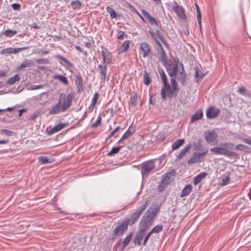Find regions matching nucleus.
Returning <instances> with one entry per match:
<instances>
[{
  "instance_id": "nucleus-1",
  "label": "nucleus",
  "mask_w": 251,
  "mask_h": 251,
  "mask_svg": "<svg viewBox=\"0 0 251 251\" xmlns=\"http://www.w3.org/2000/svg\"><path fill=\"white\" fill-rule=\"evenodd\" d=\"M73 98V95L71 93L67 96L64 93H61L58 101L49 110V114L54 115L58 114L60 111L65 112L71 106Z\"/></svg>"
},
{
  "instance_id": "nucleus-2",
  "label": "nucleus",
  "mask_w": 251,
  "mask_h": 251,
  "mask_svg": "<svg viewBox=\"0 0 251 251\" xmlns=\"http://www.w3.org/2000/svg\"><path fill=\"white\" fill-rule=\"evenodd\" d=\"M155 215L156 213L154 210L148 209L141 220L139 230L146 232L151 226Z\"/></svg>"
},
{
  "instance_id": "nucleus-3",
  "label": "nucleus",
  "mask_w": 251,
  "mask_h": 251,
  "mask_svg": "<svg viewBox=\"0 0 251 251\" xmlns=\"http://www.w3.org/2000/svg\"><path fill=\"white\" fill-rule=\"evenodd\" d=\"M156 159H152L145 161L141 165V173L143 177H147L150 173L155 169V162Z\"/></svg>"
},
{
  "instance_id": "nucleus-4",
  "label": "nucleus",
  "mask_w": 251,
  "mask_h": 251,
  "mask_svg": "<svg viewBox=\"0 0 251 251\" xmlns=\"http://www.w3.org/2000/svg\"><path fill=\"white\" fill-rule=\"evenodd\" d=\"M149 33L151 35L152 39L154 41L155 43L158 46H161V43L159 42L158 39H159L164 44L165 47L167 48H169V46L168 44L167 43L165 37L161 31L159 30H156L155 32L153 31L151 29L149 30Z\"/></svg>"
},
{
  "instance_id": "nucleus-5",
  "label": "nucleus",
  "mask_w": 251,
  "mask_h": 251,
  "mask_svg": "<svg viewBox=\"0 0 251 251\" xmlns=\"http://www.w3.org/2000/svg\"><path fill=\"white\" fill-rule=\"evenodd\" d=\"M147 206V202H146L144 204L141 205L140 207H138L135 211H134L131 215L130 218L128 219L125 220L126 221L128 222V225L130 226L133 225L137 220L140 217L143 211L146 209Z\"/></svg>"
},
{
  "instance_id": "nucleus-6",
  "label": "nucleus",
  "mask_w": 251,
  "mask_h": 251,
  "mask_svg": "<svg viewBox=\"0 0 251 251\" xmlns=\"http://www.w3.org/2000/svg\"><path fill=\"white\" fill-rule=\"evenodd\" d=\"M175 173V170L172 169L163 176L158 187V190L159 192H163L165 190L168 185L171 182V176H174Z\"/></svg>"
},
{
  "instance_id": "nucleus-7",
  "label": "nucleus",
  "mask_w": 251,
  "mask_h": 251,
  "mask_svg": "<svg viewBox=\"0 0 251 251\" xmlns=\"http://www.w3.org/2000/svg\"><path fill=\"white\" fill-rule=\"evenodd\" d=\"M128 224V222L124 220L119 225L117 226L113 231L111 240L116 239L118 236H122L124 232L127 229Z\"/></svg>"
},
{
  "instance_id": "nucleus-8",
  "label": "nucleus",
  "mask_w": 251,
  "mask_h": 251,
  "mask_svg": "<svg viewBox=\"0 0 251 251\" xmlns=\"http://www.w3.org/2000/svg\"><path fill=\"white\" fill-rule=\"evenodd\" d=\"M160 95L162 101H165L167 97L171 98L173 96L176 97L177 94H176L175 91L171 88L169 83H168L163 85L161 90Z\"/></svg>"
},
{
  "instance_id": "nucleus-9",
  "label": "nucleus",
  "mask_w": 251,
  "mask_h": 251,
  "mask_svg": "<svg viewBox=\"0 0 251 251\" xmlns=\"http://www.w3.org/2000/svg\"><path fill=\"white\" fill-rule=\"evenodd\" d=\"M174 4L172 6V8L178 18L181 20L186 19L185 11L181 5H179L176 1H174Z\"/></svg>"
},
{
  "instance_id": "nucleus-10",
  "label": "nucleus",
  "mask_w": 251,
  "mask_h": 251,
  "mask_svg": "<svg viewBox=\"0 0 251 251\" xmlns=\"http://www.w3.org/2000/svg\"><path fill=\"white\" fill-rule=\"evenodd\" d=\"M180 67L181 68V70L179 73L174 75L177 80L181 83V84L184 86L186 85V76L184 71L183 65L182 63H180Z\"/></svg>"
},
{
  "instance_id": "nucleus-11",
  "label": "nucleus",
  "mask_w": 251,
  "mask_h": 251,
  "mask_svg": "<svg viewBox=\"0 0 251 251\" xmlns=\"http://www.w3.org/2000/svg\"><path fill=\"white\" fill-rule=\"evenodd\" d=\"M204 137L206 142L209 144L217 143L218 135L213 131H208L204 133Z\"/></svg>"
},
{
  "instance_id": "nucleus-12",
  "label": "nucleus",
  "mask_w": 251,
  "mask_h": 251,
  "mask_svg": "<svg viewBox=\"0 0 251 251\" xmlns=\"http://www.w3.org/2000/svg\"><path fill=\"white\" fill-rule=\"evenodd\" d=\"M143 16L146 18V20L149 22L151 25H155L158 27L160 25V23L159 21H157L156 19L152 17L147 11L144 9L141 10Z\"/></svg>"
},
{
  "instance_id": "nucleus-13",
  "label": "nucleus",
  "mask_w": 251,
  "mask_h": 251,
  "mask_svg": "<svg viewBox=\"0 0 251 251\" xmlns=\"http://www.w3.org/2000/svg\"><path fill=\"white\" fill-rule=\"evenodd\" d=\"M29 48L28 47H23V48H8L2 50L0 54L4 55H7L8 54H16L20 51L24 50H27Z\"/></svg>"
},
{
  "instance_id": "nucleus-14",
  "label": "nucleus",
  "mask_w": 251,
  "mask_h": 251,
  "mask_svg": "<svg viewBox=\"0 0 251 251\" xmlns=\"http://www.w3.org/2000/svg\"><path fill=\"white\" fill-rule=\"evenodd\" d=\"M208 151L206 150L205 151L202 152H194L191 157L188 160L187 163L191 165L195 163L196 162H199L200 161V156L205 155Z\"/></svg>"
},
{
  "instance_id": "nucleus-15",
  "label": "nucleus",
  "mask_w": 251,
  "mask_h": 251,
  "mask_svg": "<svg viewBox=\"0 0 251 251\" xmlns=\"http://www.w3.org/2000/svg\"><path fill=\"white\" fill-rule=\"evenodd\" d=\"M139 50V53L142 54L143 57L145 58L149 54L151 48L148 43L143 42L140 45Z\"/></svg>"
},
{
  "instance_id": "nucleus-16",
  "label": "nucleus",
  "mask_w": 251,
  "mask_h": 251,
  "mask_svg": "<svg viewBox=\"0 0 251 251\" xmlns=\"http://www.w3.org/2000/svg\"><path fill=\"white\" fill-rule=\"evenodd\" d=\"M97 71L100 74L101 80L105 81L106 78L107 65L105 64H99L98 66Z\"/></svg>"
},
{
  "instance_id": "nucleus-17",
  "label": "nucleus",
  "mask_w": 251,
  "mask_h": 251,
  "mask_svg": "<svg viewBox=\"0 0 251 251\" xmlns=\"http://www.w3.org/2000/svg\"><path fill=\"white\" fill-rule=\"evenodd\" d=\"M102 58V64L107 65L111 62L112 55L111 53L107 50H102L101 52Z\"/></svg>"
},
{
  "instance_id": "nucleus-18",
  "label": "nucleus",
  "mask_w": 251,
  "mask_h": 251,
  "mask_svg": "<svg viewBox=\"0 0 251 251\" xmlns=\"http://www.w3.org/2000/svg\"><path fill=\"white\" fill-rule=\"evenodd\" d=\"M220 113V110L215 107H211L206 111V117L208 119H213L216 117Z\"/></svg>"
},
{
  "instance_id": "nucleus-19",
  "label": "nucleus",
  "mask_w": 251,
  "mask_h": 251,
  "mask_svg": "<svg viewBox=\"0 0 251 251\" xmlns=\"http://www.w3.org/2000/svg\"><path fill=\"white\" fill-rule=\"evenodd\" d=\"M68 123H59L57 126H54L50 130L48 131V134L49 135H51L54 134L55 132H57L64 128L67 127L68 126Z\"/></svg>"
},
{
  "instance_id": "nucleus-20",
  "label": "nucleus",
  "mask_w": 251,
  "mask_h": 251,
  "mask_svg": "<svg viewBox=\"0 0 251 251\" xmlns=\"http://www.w3.org/2000/svg\"><path fill=\"white\" fill-rule=\"evenodd\" d=\"M158 47L159 48V50H158L157 53L159 60L161 62L167 61L168 59V58L162 46L161 45V46H160Z\"/></svg>"
},
{
  "instance_id": "nucleus-21",
  "label": "nucleus",
  "mask_w": 251,
  "mask_h": 251,
  "mask_svg": "<svg viewBox=\"0 0 251 251\" xmlns=\"http://www.w3.org/2000/svg\"><path fill=\"white\" fill-rule=\"evenodd\" d=\"M145 232L139 230V232L136 235L134 238L133 242L135 245L138 246L141 245V241L145 235Z\"/></svg>"
},
{
  "instance_id": "nucleus-22",
  "label": "nucleus",
  "mask_w": 251,
  "mask_h": 251,
  "mask_svg": "<svg viewBox=\"0 0 251 251\" xmlns=\"http://www.w3.org/2000/svg\"><path fill=\"white\" fill-rule=\"evenodd\" d=\"M180 66V63L178 59H175L174 60V64L173 65V68L171 70L170 72H169V75L170 76L172 77L175 75L176 73H179L178 71V68Z\"/></svg>"
},
{
  "instance_id": "nucleus-23",
  "label": "nucleus",
  "mask_w": 251,
  "mask_h": 251,
  "mask_svg": "<svg viewBox=\"0 0 251 251\" xmlns=\"http://www.w3.org/2000/svg\"><path fill=\"white\" fill-rule=\"evenodd\" d=\"M191 148L190 144H189L185 147V148L181 151L180 153L176 156V161H179L186 153V152L190 150Z\"/></svg>"
},
{
  "instance_id": "nucleus-24",
  "label": "nucleus",
  "mask_w": 251,
  "mask_h": 251,
  "mask_svg": "<svg viewBox=\"0 0 251 251\" xmlns=\"http://www.w3.org/2000/svg\"><path fill=\"white\" fill-rule=\"evenodd\" d=\"M34 64L32 60H25L24 62H23L21 65L18 67L17 70V71H19L21 70V69L23 68H26V67H30L31 66H34Z\"/></svg>"
},
{
  "instance_id": "nucleus-25",
  "label": "nucleus",
  "mask_w": 251,
  "mask_h": 251,
  "mask_svg": "<svg viewBox=\"0 0 251 251\" xmlns=\"http://www.w3.org/2000/svg\"><path fill=\"white\" fill-rule=\"evenodd\" d=\"M203 112L202 110L199 109L197 110L194 115H193L191 118V123L194 122L196 121L199 120L202 118Z\"/></svg>"
},
{
  "instance_id": "nucleus-26",
  "label": "nucleus",
  "mask_w": 251,
  "mask_h": 251,
  "mask_svg": "<svg viewBox=\"0 0 251 251\" xmlns=\"http://www.w3.org/2000/svg\"><path fill=\"white\" fill-rule=\"evenodd\" d=\"M207 174L205 172H201L194 177L193 182L195 185L199 183L203 178H205Z\"/></svg>"
},
{
  "instance_id": "nucleus-27",
  "label": "nucleus",
  "mask_w": 251,
  "mask_h": 251,
  "mask_svg": "<svg viewBox=\"0 0 251 251\" xmlns=\"http://www.w3.org/2000/svg\"><path fill=\"white\" fill-rule=\"evenodd\" d=\"M53 78L55 80H58L60 82L63 83L64 85H68L69 81L67 78L61 75H55L53 76Z\"/></svg>"
},
{
  "instance_id": "nucleus-28",
  "label": "nucleus",
  "mask_w": 251,
  "mask_h": 251,
  "mask_svg": "<svg viewBox=\"0 0 251 251\" xmlns=\"http://www.w3.org/2000/svg\"><path fill=\"white\" fill-rule=\"evenodd\" d=\"M192 186L191 184L187 185L182 190L180 194V197L183 198L188 195L192 191Z\"/></svg>"
},
{
  "instance_id": "nucleus-29",
  "label": "nucleus",
  "mask_w": 251,
  "mask_h": 251,
  "mask_svg": "<svg viewBox=\"0 0 251 251\" xmlns=\"http://www.w3.org/2000/svg\"><path fill=\"white\" fill-rule=\"evenodd\" d=\"M135 130V129L132 127L131 125L126 132L124 134V135L122 136V140L127 139L128 138L130 137L134 132Z\"/></svg>"
},
{
  "instance_id": "nucleus-30",
  "label": "nucleus",
  "mask_w": 251,
  "mask_h": 251,
  "mask_svg": "<svg viewBox=\"0 0 251 251\" xmlns=\"http://www.w3.org/2000/svg\"><path fill=\"white\" fill-rule=\"evenodd\" d=\"M184 142L185 140L183 139H177L172 145V150L175 151L178 149Z\"/></svg>"
},
{
  "instance_id": "nucleus-31",
  "label": "nucleus",
  "mask_w": 251,
  "mask_h": 251,
  "mask_svg": "<svg viewBox=\"0 0 251 251\" xmlns=\"http://www.w3.org/2000/svg\"><path fill=\"white\" fill-rule=\"evenodd\" d=\"M21 79V76L19 74H16L14 76L10 77L6 81L9 85H13L16 81H18Z\"/></svg>"
},
{
  "instance_id": "nucleus-32",
  "label": "nucleus",
  "mask_w": 251,
  "mask_h": 251,
  "mask_svg": "<svg viewBox=\"0 0 251 251\" xmlns=\"http://www.w3.org/2000/svg\"><path fill=\"white\" fill-rule=\"evenodd\" d=\"M130 45V41L127 40L125 41L119 47L118 50L119 52H123L126 51L129 47Z\"/></svg>"
},
{
  "instance_id": "nucleus-33",
  "label": "nucleus",
  "mask_w": 251,
  "mask_h": 251,
  "mask_svg": "<svg viewBox=\"0 0 251 251\" xmlns=\"http://www.w3.org/2000/svg\"><path fill=\"white\" fill-rule=\"evenodd\" d=\"M75 84L77 85L78 91H80L83 89V79L80 74L76 75Z\"/></svg>"
},
{
  "instance_id": "nucleus-34",
  "label": "nucleus",
  "mask_w": 251,
  "mask_h": 251,
  "mask_svg": "<svg viewBox=\"0 0 251 251\" xmlns=\"http://www.w3.org/2000/svg\"><path fill=\"white\" fill-rule=\"evenodd\" d=\"M158 73L160 75V77L161 78V79L162 80V82L163 83V85H166L168 83V80H167V76L166 75H165V73L163 70V69L162 68H159L158 69Z\"/></svg>"
},
{
  "instance_id": "nucleus-35",
  "label": "nucleus",
  "mask_w": 251,
  "mask_h": 251,
  "mask_svg": "<svg viewBox=\"0 0 251 251\" xmlns=\"http://www.w3.org/2000/svg\"><path fill=\"white\" fill-rule=\"evenodd\" d=\"M210 151L216 154L224 155L225 151V148L222 147H216L211 148Z\"/></svg>"
},
{
  "instance_id": "nucleus-36",
  "label": "nucleus",
  "mask_w": 251,
  "mask_h": 251,
  "mask_svg": "<svg viewBox=\"0 0 251 251\" xmlns=\"http://www.w3.org/2000/svg\"><path fill=\"white\" fill-rule=\"evenodd\" d=\"M224 155L228 157H236L238 154L235 152L229 151L228 149L225 148Z\"/></svg>"
},
{
  "instance_id": "nucleus-37",
  "label": "nucleus",
  "mask_w": 251,
  "mask_h": 251,
  "mask_svg": "<svg viewBox=\"0 0 251 251\" xmlns=\"http://www.w3.org/2000/svg\"><path fill=\"white\" fill-rule=\"evenodd\" d=\"M132 235H133V232H130L124 239V240L123 242V248H125L126 246H127L128 245L129 243L130 242V241L131 239Z\"/></svg>"
},
{
  "instance_id": "nucleus-38",
  "label": "nucleus",
  "mask_w": 251,
  "mask_h": 251,
  "mask_svg": "<svg viewBox=\"0 0 251 251\" xmlns=\"http://www.w3.org/2000/svg\"><path fill=\"white\" fill-rule=\"evenodd\" d=\"M143 82L146 85H149V84L151 83V78L150 75L146 71H145L143 75Z\"/></svg>"
},
{
  "instance_id": "nucleus-39",
  "label": "nucleus",
  "mask_w": 251,
  "mask_h": 251,
  "mask_svg": "<svg viewBox=\"0 0 251 251\" xmlns=\"http://www.w3.org/2000/svg\"><path fill=\"white\" fill-rule=\"evenodd\" d=\"M163 66L165 67L168 74L169 72H170L171 70L172 69V65L171 64V61L170 60H167V61H164L162 62Z\"/></svg>"
},
{
  "instance_id": "nucleus-40",
  "label": "nucleus",
  "mask_w": 251,
  "mask_h": 251,
  "mask_svg": "<svg viewBox=\"0 0 251 251\" xmlns=\"http://www.w3.org/2000/svg\"><path fill=\"white\" fill-rule=\"evenodd\" d=\"M171 83L172 85V89L175 91L176 94H177V92L179 91V89L178 88L177 83L176 81V79L174 78H171Z\"/></svg>"
},
{
  "instance_id": "nucleus-41",
  "label": "nucleus",
  "mask_w": 251,
  "mask_h": 251,
  "mask_svg": "<svg viewBox=\"0 0 251 251\" xmlns=\"http://www.w3.org/2000/svg\"><path fill=\"white\" fill-rule=\"evenodd\" d=\"M106 11L109 13L110 18L111 19H115L116 18V13L115 10L110 6H107L106 8Z\"/></svg>"
},
{
  "instance_id": "nucleus-42",
  "label": "nucleus",
  "mask_w": 251,
  "mask_h": 251,
  "mask_svg": "<svg viewBox=\"0 0 251 251\" xmlns=\"http://www.w3.org/2000/svg\"><path fill=\"white\" fill-rule=\"evenodd\" d=\"M38 159L42 164H47L52 162L51 159L47 156H40L38 157Z\"/></svg>"
},
{
  "instance_id": "nucleus-43",
  "label": "nucleus",
  "mask_w": 251,
  "mask_h": 251,
  "mask_svg": "<svg viewBox=\"0 0 251 251\" xmlns=\"http://www.w3.org/2000/svg\"><path fill=\"white\" fill-rule=\"evenodd\" d=\"M122 148V146L118 147H113L111 150V151L107 153V155L111 156L114 154L118 153L120 151Z\"/></svg>"
},
{
  "instance_id": "nucleus-44",
  "label": "nucleus",
  "mask_w": 251,
  "mask_h": 251,
  "mask_svg": "<svg viewBox=\"0 0 251 251\" xmlns=\"http://www.w3.org/2000/svg\"><path fill=\"white\" fill-rule=\"evenodd\" d=\"M17 33V31L16 30H12L10 29L6 30L4 32V35H5L7 37H11L14 36L15 34Z\"/></svg>"
},
{
  "instance_id": "nucleus-45",
  "label": "nucleus",
  "mask_w": 251,
  "mask_h": 251,
  "mask_svg": "<svg viewBox=\"0 0 251 251\" xmlns=\"http://www.w3.org/2000/svg\"><path fill=\"white\" fill-rule=\"evenodd\" d=\"M163 229V226L161 225H157L154 227L152 230L150 231L152 233H158L161 232Z\"/></svg>"
},
{
  "instance_id": "nucleus-46",
  "label": "nucleus",
  "mask_w": 251,
  "mask_h": 251,
  "mask_svg": "<svg viewBox=\"0 0 251 251\" xmlns=\"http://www.w3.org/2000/svg\"><path fill=\"white\" fill-rule=\"evenodd\" d=\"M81 3L79 0L73 1L71 2V6L73 9H77L80 8Z\"/></svg>"
},
{
  "instance_id": "nucleus-47",
  "label": "nucleus",
  "mask_w": 251,
  "mask_h": 251,
  "mask_svg": "<svg viewBox=\"0 0 251 251\" xmlns=\"http://www.w3.org/2000/svg\"><path fill=\"white\" fill-rule=\"evenodd\" d=\"M54 58L57 59H60L62 60L64 62H65L66 64L71 65V63L66 58L63 57V56L59 55V54H56L54 56Z\"/></svg>"
},
{
  "instance_id": "nucleus-48",
  "label": "nucleus",
  "mask_w": 251,
  "mask_h": 251,
  "mask_svg": "<svg viewBox=\"0 0 251 251\" xmlns=\"http://www.w3.org/2000/svg\"><path fill=\"white\" fill-rule=\"evenodd\" d=\"M130 101L132 105L136 106L137 104V95L136 94H134L132 96H131L130 98Z\"/></svg>"
},
{
  "instance_id": "nucleus-49",
  "label": "nucleus",
  "mask_w": 251,
  "mask_h": 251,
  "mask_svg": "<svg viewBox=\"0 0 251 251\" xmlns=\"http://www.w3.org/2000/svg\"><path fill=\"white\" fill-rule=\"evenodd\" d=\"M222 147H224V148L233 149L234 147V145L233 143L231 142H226L224 143H221L220 144Z\"/></svg>"
},
{
  "instance_id": "nucleus-50",
  "label": "nucleus",
  "mask_w": 251,
  "mask_h": 251,
  "mask_svg": "<svg viewBox=\"0 0 251 251\" xmlns=\"http://www.w3.org/2000/svg\"><path fill=\"white\" fill-rule=\"evenodd\" d=\"M0 133L6 135L8 136H12L15 133L14 131H10L6 129H1L0 131Z\"/></svg>"
},
{
  "instance_id": "nucleus-51",
  "label": "nucleus",
  "mask_w": 251,
  "mask_h": 251,
  "mask_svg": "<svg viewBox=\"0 0 251 251\" xmlns=\"http://www.w3.org/2000/svg\"><path fill=\"white\" fill-rule=\"evenodd\" d=\"M101 115H100L99 116L96 122H95L94 123H93V124H92L91 127L96 128V127H98L99 126H100V125L101 124Z\"/></svg>"
},
{
  "instance_id": "nucleus-52",
  "label": "nucleus",
  "mask_w": 251,
  "mask_h": 251,
  "mask_svg": "<svg viewBox=\"0 0 251 251\" xmlns=\"http://www.w3.org/2000/svg\"><path fill=\"white\" fill-rule=\"evenodd\" d=\"M50 51L49 50H43L40 49H36L34 53L37 54H38L39 56H41L44 54L49 53Z\"/></svg>"
},
{
  "instance_id": "nucleus-53",
  "label": "nucleus",
  "mask_w": 251,
  "mask_h": 251,
  "mask_svg": "<svg viewBox=\"0 0 251 251\" xmlns=\"http://www.w3.org/2000/svg\"><path fill=\"white\" fill-rule=\"evenodd\" d=\"M99 94L98 93H95L93 97V98H92V101H91V105L92 106V107H94L97 100H98V99L99 98Z\"/></svg>"
},
{
  "instance_id": "nucleus-54",
  "label": "nucleus",
  "mask_w": 251,
  "mask_h": 251,
  "mask_svg": "<svg viewBox=\"0 0 251 251\" xmlns=\"http://www.w3.org/2000/svg\"><path fill=\"white\" fill-rule=\"evenodd\" d=\"M236 149L240 151H244L249 149V147L243 144H238L236 147Z\"/></svg>"
},
{
  "instance_id": "nucleus-55",
  "label": "nucleus",
  "mask_w": 251,
  "mask_h": 251,
  "mask_svg": "<svg viewBox=\"0 0 251 251\" xmlns=\"http://www.w3.org/2000/svg\"><path fill=\"white\" fill-rule=\"evenodd\" d=\"M37 63L39 64H44L49 63V60L48 58H39L36 60Z\"/></svg>"
},
{
  "instance_id": "nucleus-56",
  "label": "nucleus",
  "mask_w": 251,
  "mask_h": 251,
  "mask_svg": "<svg viewBox=\"0 0 251 251\" xmlns=\"http://www.w3.org/2000/svg\"><path fill=\"white\" fill-rule=\"evenodd\" d=\"M127 37V35L125 33L124 31L119 30L118 31L117 38L119 40H123L124 39V37Z\"/></svg>"
},
{
  "instance_id": "nucleus-57",
  "label": "nucleus",
  "mask_w": 251,
  "mask_h": 251,
  "mask_svg": "<svg viewBox=\"0 0 251 251\" xmlns=\"http://www.w3.org/2000/svg\"><path fill=\"white\" fill-rule=\"evenodd\" d=\"M230 180L229 176H226L223 177L222 179V185H226L227 184Z\"/></svg>"
},
{
  "instance_id": "nucleus-58",
  "label": "nucleus",
  "mask_w": 251,
  "mask_h": 251,
  "mask_svg": "<svg viewBox=\"0 0 251 251\" xmlns=\"http://www.w3.org/2000/svg\"><path fill=\"white\" fill-rule=\"evenodd\" d=\"M193 145L194 150H200L201 146V140H199L197 142L193 143Z\"/></svg>"
},
{
  "instance_id": "nucleus-59",
  "label": "nucleus",
  "mask_w": 251,
  "mask_h": 251,
  "mask_svg": "<svg viewBox=\"0 0 251 251\" xmlns=\"http://www.w3.org/2000/svg\"><path fill=\"white\" fill-rule=\"evenodd\" d=\"M238 92L243 95H245L246 92V89L244 87H240L238 89Z\"/></svg>"
},
{
  "instance_id": "nucleus-60",
  "label": "nucleus",
  "mask_w": 251,
  "mask_h": 251,
  "mask_svg": "<svg viewBox=\"0 0 251 251\" xmlns=\"http://www.w3.org/2000/svg\"><path fill=\"white\" fill-rule=\"evenodd\" d=\"M42 88H43V85H32L30 86L29 89L34 90L41 89Z\"/></svg>"
},
{
  "instance_id": "nucleus-61",
  "label": "nucleus",
  "mask_w": 251,
  "mask_h": 251,
  "mask_svg": "<svg viewBox=\"0 0 251 251\" xmlns=\"http://www.w3.org/2000/svg\"><path fill=\"white\" fill-rule=\"evenodd\" d=\"M12 7L15 10H20L21 8V5L18 3H15L11 5Z\"/></svg>"
},
{
  "instance_id": "nucleus-62",
  "label": "nucleus",
  "mask_w": 251,
  "mask_h": 251,
  "mask_svg": "<svg viewBox=\"0 0 251 251\" xmlns=\"http://www.w3.org/2000/svg\"><path fill=\"white\" fill-rule=\"evenodd\" d=\"M151 234L152 233L151 232H150L146 235L143 243V246H146L147 241L148 240V239H149Z\"/></svg>"
},
{
  "instance_id": "nucleus-63",
  "label": "nucleus",
  "mask_w": 251,
  "mask_h": 251,
  "mask_svg": "<svg viewBox=\"0 0 251 251\" xmlns=\"http://www.w3.org/2000/svg\"><path fill=\"white\" fill-rule=\"evenodd\" d=\"M120 129H121V127L120 126H117L115 128V129L112 132H111V135L114 136V135L116 133H117L118 132H119L120 131Z\"/></svg>"
},
{
  "instance_id": "nucleus-64",
  "label": "nucleus",
  "mask_w": 251,
  "mask_h": 251,
  "mask_svg": "<svg viewBox=\"0 0 251 251\" xmlns=\"http://www.w3.org/2000/svg\"><path fill=\"white\" fill-rule=\"evenodd\" d=\"M243 141L246 144H249L251 146V139L244 138Z\"/></svg>"
}]
</instances>
